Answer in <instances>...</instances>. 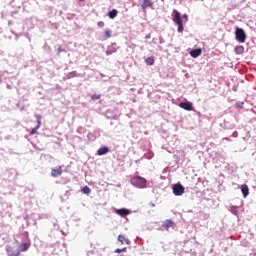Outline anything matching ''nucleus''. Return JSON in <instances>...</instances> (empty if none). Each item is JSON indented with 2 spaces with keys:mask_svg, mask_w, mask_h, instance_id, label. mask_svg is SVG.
Segmentation results:
<instances>
[{
  "mask_svg": "<svg viewBox=\"0 0 256 256\" xmlns=\"http://www.w3.org/2000/svg\"><path fill=\"white\" fill-rule=\"evenodd\" d=\"M118 49H119V46H117V43L114 42L107 47L106 55L107 56L113 55V53H117Z\"/></svg>",
  "mask_w": 256,
  "mask_h": 256,
  "instance_id": "6",
  "label": "nucleus"
},
{
  "mask_svg": "<svg viewBox=\"0 0 256 256\" xmlns=\"http://www.w3.org/2000/svg\"><path fill=\"white\" fill-rule=\"evenodd\" d=\"M91 99H92V101H99V99H101V95H99V94H93V95L91 96Z\"/></svg>",
  "mask_w": 256,
  "mask_h": 256,
  "instance_id": "23",
  "label": "nucleus"
},
{
  "mask_svg": "<svg viewBox=\"0 0 256 256\" xmlns=\"http://www.w3.org/2000/svg\"><path fill=\"white\" fill-rule=\"evenodd\" d=\"M165 43V39L162 36H159V44L163 45Z\"/></svg>",
  "mask_w": 256,
  "mask_h": 256,
  "instance_id": "30",
  "label": "nucleus"
},
{
  "mask_svg": "<svg viewBox=\"0 0 256 256\" xmlns=\"http://www.w3.org/2000/svg\"><path fill=\"white\" fill-rule=\"evenodd\" d=\"M174 226H175V222H174L172 219L165 220V221L162 223V227H163V229H165L166 231H169V229H171V227H174Z\"/></svg>",
  "mask_w": 256,
  "mask_h": 256,
  "instance_id": "10",
  "label": "nucleus"
},
{
  "mask_svg": "<svg viewBox=\"0 0 256 256\" xmlns=\"http://www.w3.org/2000/svg\"><path fill=\"white\" fill-rule=\"evenodd\" d=\"M75 77H83V75L77 73V71L68 72L63 76V81H67L69 79H73Z\"/></svg>",
  "mask_w": 256,
  "mask_h": 256,
  "instance_id": "7",
  "label": "nucleus"
},
{
  "mask_svg": "<svg viewBox=\"0 0 256 256\" xmlns=\"http://www.w3.org/2000/svg\"><path fill=\"white\" fill-rule=\"evenodd\" d=\"M118 241L123 245H131V240H129L128 238L125 237V235H119L118 236Z\"/></svg>",
  "mask_w": 256,
  "mask_h": 256,
  "instance_id": "15",
  "label": "nucleus"
},
{
  "mask_svg": "<svg viewBox=\"0 0 256 256\" xmlns=\"http://www.w3.org/2000/svg\"><path fill=\"white\" fill-rule=\"evenodd\" d=\"M107 153H109V147L103 146L97 150L96 155H99L101 157L103 155H107Z\"/></svg>",
  "mask_w": 256,
  "mask_h": 256,
  "instance_id": "14",
  "label": "nucleus"
},
{
  "mask_svg": "<svg viewBox=\"0 0 256 256\" xmlns=\"http://www.w3.org/2000/svg\"><path fill=\"white\" fill-rule=\"evenodd\" d=\"M119 11H117V9H112L111 11L108 12V17L110 19H115V17H117Z\"/></svg>",
  "mask_w": 256,
  "mask_h": 256,
  "instance_id": "19",
  "label": "nucleus"
},
{
  "mask_svg": "<svg viewBox=\"0 0 256 256\" xmlns=\"http://www.w3.org/2000/svg\"><path fill=\"white\" fill-rule=\"evenodd\" d=\"M7 208H8V213H11V209H12V205L11 204H6Z\"/></svg>",
  "mask_w": 256,
  "mask_h": 256,
  "instance_id": "33",
  "label": "nucleus"
},
{
  "mask_svg": "<svg viewBox=\"0 0 256 256\" xmlns=\"http://www.w3.org/2000/svg\"><path fill=\"white\" fill-rule=\"evenodd\" d=\"M151 37V34H147L146 36H145V39H149Z\"/></svg>",
  "mask_w": 256,
  "mask_h": 256,
  "instance_id": "35",
  "label": "nucleus"
},
{
  "mask_svg": "<svg viewBox=\"0 0 256 256\" xmlns=\"http://www.w3.org/2000/svg\"><path fill=\"white\" fill-rule=\"evenodd\" d=\"M172 191L176 197H181L185 193V187L181 183H176L172 186Z\"/></svg>",
  "mask_w": 256,
  "mask_h": 256,
  "instance_id": "4",
  "label": "nucleus"
},
{
  "mask_svg": "<svg viewBox=\"0 0 256 256\" xmlns=\"http://www.w3.org/2000/svg\"><path fill=\"white\" fill-rule=\"evenodd\" d=\"M183 17H184V19H186V21H189V15L184 14Z\"/></svg>",
  "mask_w": 256,
  "mask_h": 256,
  "instance_id": "34",
  "label": "nucleus"
},
{
  "mask_svg": "<svg viewBox=\"0 0 256 256\" xmlns=\"http://www.w3.org/2000/svg\"><path fill=\"white\" fill-rule=\"evenodd\" d=\"M80 2H83V1H85V0H79Z\"/></svg>",
  "mask_w": 256,
  "mask_h": 256,
  "instance_id": "39",
  "label": "nucleus"
},
{
  "mask_svg": "<svg viewBox=\"0 0 256 256\" xmlns=\"http://www.w3.org/2000/svg\"><path fill=\"white\" fill-rule=\"evenodd\" d=\"M97 26L103 28V27H105V22L99 21V22L97 23Z\"/></svg>",
  "mask_w": 256,
  "mask_h": 256,
  "instance_id": "29",
  "label": "nucleus"
},
{
  "mask_svg": "<svg viewBox=\"0 0 256 256\" xmlns=\"http://www.w3.org/2000/svg\"><path fill=\"white\" fill-rule=\"evenodd\" d=\"M131 185L136 187L137 189H145L147 188V179L141 176H134L130 179Z\"/></svg>",
  "mask_w": 256,
  "mask_h": 256,
  "instance_id": "1",
  "label": "nucleus"
},
{
  "mask_svg": "<svg viewBox=\"0 0 256 256\" xmlns=\"http://www.w3.org/2000/svg\"><path fill=\"white\" fill-rule=\"evenodd\" d=\"M235 39L238 41V43H245V41H247V33H245L243 28L236 27Z\"/></svg>",
  "mask_w": 256,
  "mask_h": 256,
  "instance_id": "3",
  "label": "nucleus"
},
{
  "mask_svg": "<svg viewBox=\"0 0 256 256\" xmlns=\"http://www.w3.org/2000/svg\"><path fill=\"white\" fill-rule=\"evenodd\" d=\"M241 193L244 199H247V197H249V186H247V184H243L241 186Z\"/></svg>",
  "mask_w": 256,
  "mask_h": 256,
  "instance_id": "13",
  "label": "nucleus"
},
{
  "mask_svg": "<svg viewBox=\"0 0 256 256\" xmlns=\"http://www.w3.org/2000/svg\"><path fill=\"white\" fill-rule=\"evenodd\" d=\"M231 137L237 138V137H239V133L237 131H234L232 133Z\"/></svg>",
  "mask_w": 256,
  "mask_h": 256,
  "instance_id": "32",
  "label": "nucleus"
},
{
  "mask_svg": "<svg viewBox=\"0 0 256 256\" xmlns=\"http://www.w3.org/2000/svg\"><path fill=\"white\" fill-rule=\"evenodd\" d=\"M82 193H84V195H90L91 194V188H89V186H84L82 188Z\"/></svg>",
  "mask_w": 256,
  "mask_h": 256,
  "instance_id": "22",
  "label": "nucleus"
},
{
  "mask_svg": "<svg viewBox=\"0 0 256 256\" xmlns=\"http://www.w3.org/2000/svg\"><path fill=\"white\" fill-rule=\"evenodd\" d=\"M115 213L120 217H127V215H131V210L127 208H121V209H116Z\"/></svg>",
  "mask_w": 256,
  "mask_h": 256,
  "instance_id": "8",
  "label": "nucleus"
},
{
  "mask_svg": "<svg viewBox=\"0 0 256 256\" xmlns=\"http://www.w3.org/2000/svg\"><path fill=\"white\" fill-rule=\"evenodd\" d=\"M54 229H59V225L54 224Z\"/></svg>",
  "mask_w": 256,
  "mask_h": 256,
  "instance_id": "36",
  "label": "nucleus"
},
{
  "mask_svg": "<svg viewBox=\"0 0 256 256\" xmlns=\"http://www.w3.org/2000/svg\"><path fill=\"white\" fill-rule=\"evenodd\" d=\"M77 133H79V135H83V133H85V128L79 127V128L77 129Z\"/></svg>",
  "mask_w": 256,
  "mask_h": 256,
  "instance_id": "26",
  "label": "nucleus"
},
{
  "mask_svg": "<svg viewBox=\"0 0 256 256\" xmlns=\"http://www.w3.org/2000/svg\"><path fill=\"white\" fill-rule=\"evenodd\" d=\"M179 107L185 111H193V103L191 102H181Z\"/></svg>",
  "mask_w": 256,
  "mask_h": 256,
  "instance_id": "11",
  "label": "nucleus"
},
{
  "mask_svg": "<svg viewBox=\"0 0 256 256\" xmlns=\"http://www.w3.org/2000/svg\"><path fill=\"white\" fill-rule=\"evenodd\" d=\"M201 55V49H194L190 52V56L193 57V59H197Z\"/></svg>",
  "mask_w": 256,
  "mask_h": 256,
  "instance_id": "18",
  "label": "nucleus"
},
{
  "mask_svg": "<svg viewBox=\"0 0 256 256\" xmlns=\"http://www.w3.org/2000/svg\"><path fill=\"white\" fill-rule=\"evenodd\" d=\"M145 63L146 65H149V66L155 65V58H153V56L148 57L145 59Z\"/></svg>",
  "mask_w": 256,
  "mask_h": 256,
  "instance_id": "20",
  "label": "nucleus"
},
{
  "mask_svg": "<svg viewBox=\"0 0 256 256\" xmlns=\"http://www.w3.org/2000/svg\"><path fill=\"white\" fill-rule=\"evenodd\" d=\"M234 51H235L236 55H243V53H245V47H243V46H236L234 48Z\"/></svg>",
  "mask_w": 256,
  "mask_h": 256,
  "instance_id": "17",
  "label": "nucleus"
},
{
  "mask_svg": "<svg viewBox=\"0 0 256 256\" xmlns=\"http://www.w3.org/2000/svg\"><path fill=\"white\" fill-rule=\"evenodd\" d=\"M35 118H36V121H37V125H36L35 128H33L31 130L30 135H37V131H39V129H41V119H42L41 115L37 114L35 116Z\"/></svg>",
  "mask_w": 256,
  "mask_h": 256,
  "instance_id": "5",
  "label": "nucleus"
},
{
  "mask_svg": "<svg viewBox=\"0 0 256 256\" xmlns=\"http://www.w3.org/2000/svg\"><path fill=\"white\" fill-rule=\"evenodd\" d=\"M65 49H63L61 46L58 47L57 55L60 56L61 53H64Z\"/></svg>",
  "mask_w": 256,
  "mask_h": 256,
  "instance_id": "27",
  "label": "nucleus"
},
{
  "mask_svg": "<svg viewBox=\"0 0 256 256\" xmlns=\"http://www.w3.org/2000/svg\"><path fill=\"white\" fill-rule=\"evenodd\" d=\"M124 251H127V248H122V249L117 248L115 250V253H124Z\"/></svg>",
  "mask_w": 256,
  "mask_h": 256,
  "instance_id": "28",
  "label": "nucleus"
},
{
  "mask_svg": "<svg viewBox=\"0 0 256 256\" xmlns=\"http://www.w3.org/2000/svg\"><path fill=\"white\" fill-rule=\"evenodd\" d=\"M239 207L238 206H231L230 208V212L233 214V215H239Z\"/></svg>",
  "mask_w": 256,
  "mask_h": 256,
  "instance_id": "21",
  "label": "nucleus"
},
{
  "mask_svg": "<svg viewBox=\"0 0 256 256\" xmlns=\"http://www.w3.org/2000/svg\"><path fill=\"white\" fill-rule=\"evenodd\" d=\"M111 33H112L111 30L107 29V30H105L104 35H99L97 37V40L98 41H107V39H111Z\"/></svg>",
  "mask_w": 256,
  "mask_h": 256,
  "instance_id": "9",
  "label": "nucleus"
},
{
  "mask_svg": "<svg viewBox=\"0 0 256 256\" xmlns=\"http://www.w3.org/2000/svg\"><path fill=\"white\" fill-rule=\"evenodd\" d=\"M154 2L151 0H143L142 4H141V9H143L144 11H146V9H148V7H153Z\"/></svg>",
  "mask_w": 256,
  "mask_h": 256,
  "instance_id": "12",
  "label": "nucleus"
},
{
  "mask_svg": "<svg viewBox=\"0 0 256 256\" xmlns=\"http://www.w3.org/2000/svg\"><path fill=\"white\" fill-rule=\"evenodd\" d=\"M243 105H245V102H236L235 107L236 109H243Z\"/></svg>",
  "mask_w": 256,
  "mask_h": 256,
  "instance_id": "24",
  "label": "nucleus"
},
{
  "mask_svg": "<svg viewBox=\"0 0 256 256\" xmlns=\"http://www.w3.org/2000/svg\"><path fill=\"white\" fill-rule=\"evenodd\" d=\"M173 17H172V21L178 25V33H183V31H185V27H183V19L181 18V13H179V11L174 10L173 11Z\"/></svg>",
  "mask_w": 256,
  "mask_h": 256,
  "instance_id": "2",
  "label": "nucleus"
},
{
  "mask_svg": "<svg viewBox=\"0 0 256 256\" xmlns=\"http://www.w3.org/2000/svg\"><path fill=\"white\" fill-rule=\"evenodd\" d=\"M145 159H153V152H149L143 156Z\"/></svg>",
  "mask_w": 256,
  "mask_h": 256,
  "instance_id": "25",
  "label": "nucleus"
},
{
  "mask_svg": "<svg viewBox=\"0 0 256 256\" xmlns=\"http://www.w3.org/2000/svg\"><path fill=\"white\" fill-rule=\"evenodd\" d=\"M61 173H63L61 168H53L52 171H51V176L52 177H59V175H61Z\"/></svg>",
  "mask_w": 256,
  "mask_h": 256,
  "instance_id": "16",
  "label": "nucleus"
},
{
  "mask_svg": "<svg viewBox=\"0 0 256 256\" xmlns=\"http://www.w3.org/2000/svg\"><path fill=\"white\" fill-rule=\"evenodd\" d=\"M152 41H153V43H155V41H156V38H153V40H152Z\"/></svg>",
  "mask_w": 256,
  "mask_h": 256,
  "instance_id": "38",
  "label": "nucleus"
},
{
  "mask_svg": "<svg viewBox=\"0 0 256 256\" xmlns=\"http://www.w3.org/2000/svg\"><path fill=\"white\" fill-rule=\"evenodd\" d=\"M223 139H224V141H230V139L228 137L223 138Z\"/></svg>",
  "mask_w": 256,
  "mask_h": 256,
  "instance_id": "37",
  "label": "nucleus"
},
{
  "mask_svg": "<svg viewBox=\"0 0 256 256\" xmlns=\"http://www.w3.org/2000/svg\"><path fill=\"white\" fill-rule=\"evenodd\" d=\"M5 73H7V71H0V83H3L1 78L3 77V75H5Z\"/></svg>",
  "mask_w": 256,
  "mask_h": 256,
  "instance_id": "31",
  "label": "nucleus"
}]
</instances>
